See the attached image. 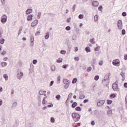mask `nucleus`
Segmentation results:
<instances>
[{"label":"nucleus","instance_id":"obj_43","mask_svg":"<svg viewBox=\"0 0 127 127\" xmlns=\"http://www.w3.org/2000/svg\"><path fill=\"white\" fill-rule=\"evenodd\" d=\"M92 71V67H89L87 68V72H91Z\"/></svg>","mask_w":127,"mask_h":127},{"label":"nucleus","instance_id":"obj_1","mask_svg":"<svg viewBox=\"0 0 127 127\" xmlns=\"http://www.w3.org/2000/svg\"><path fill=\"white\" fill-rule=\"evenodd\" d=\"M71 117H72L74 122H79V121H80V119L81 118V116L77 113H72Z\"/></svg>","mask_w":127,"mask_h":127},{"label":"nucleus","instance_id":"obj_28","mask_svg":"<svg viewBox=\"0 0 127 127\" xmlns=\"http://www.w3.org/2000/svg\"><path fill=\"white\" fill-rule=\"evenodd\" d=\"M99 78H100V76H99V75H96L94 77V80H95V81H98V80H99Z\"/></svg>","mask_w":127,"mask_h":127},{"label":"nucleus","instance_id":"obj_46","mask_svg":"<svg viewBox=\"0 0 127 127\" xmlns=\"http://www.w3.org/2000/svg\"><path fill=\"white\" fill-rule=\"evenodd\" d=\"M75 9H76V4H74L73 6L72 7V10H73V12L75 11Z\"/></svg>","mask_w":127,"mask_h":127},{"label":"nucleus","instance_id":"obj_2","mask_svg":"<svg viewBox=\"0 0 127 127\" xmlns=\"http://www.w3.org/2000/svg\"><path fill=\"white\" fill-rule=\"evenodd\" d=\"M110 76H111V73H108L105 76L104 79L102 80L103 84L109 85V83H110Z\"/></svg>","mask_w":127,"mask_h":127},{"label":"nucleus","instance_id":"obj_24","mask_svg":"<svg viewBox=\"0 0 127 127\" xmlns=\"http://www.w3.org/2000/svg\"><path fill=\"white\" fill-rule=\"evenodd\" d=\"M85 98V95L80 94L79 99H84Z\"/></svg>","mask_w":127,"mask_h":127},{"label":"nucleus","instance_id":"obj_15","mask_svg":"<svg viewBox=\"0 0 127 127\" xmlns=\"http://www.w3.org/2000/svg\"><path fill=\"white\" fill-rule=\"evenodd\" d=\"M33 41H34V38L33 37H31V46H33V45H34V43L33 42Z\"/></svg>","mask_w":127,"mask_h":127},{"label":"nucleus","instance_id":"obj_59","mask_svg":"<svg viewBox=\"0 0 127 127\" xmlns=\"http://www.w3.org/2000/svg\"><path fill=\"white\" fill-rule=\"evenodd\" d=\"M57 63H61V62H62V60H60V59L58 60L57 61Z\"/></svg>","mask_w":127,"mask_h":127},{"label":"nucleus","instance_id":"obj_18","mask_svg":"<svg viewBox=\"0 0 127 127\" xmlns=\"http://www.w3.org/2000/svg\"><path fill=\"white\" fill-rule=\"evenodd\" d=\"M77 105H78V103H77V102H73L71 105V107L72 108H76V107H77Z\"/></svg>","mask_w":127,"mask_h":127},{"label":"nucleus","instance_id":"obj_7","mask_svg":"<svg viewBox=\"0 0 127 127\" xmlns=\"http://www.w3.org/2000/svg\"><path fill=\"white\" fill-rule=\"evenodd\" d=\"M7 17L5 15H3V16H1V22L2 23H5L6 22Z\"/></svg>","mask_w":127,"mask_h":127},{"label":"nucleus","instance_id":"obj_38","mask_svg":"<svg viewBox=\"0 0 127 127\" xmlns=\"http://www.w3.org/2000/svg\"><path fill=\"white\" fill-rule=\"evenodd\" d=\"M112 103H113V101L110 100H107V104L108 105H111V104H112Z\"/></svg>","mask_w":127,"mask_h":127},{"label":"nucleus","instance_id":"obj_64","mask_svg":"<svg viewBox=\"0 0 127 127\" xmlns=\"http://www.w3.org/2000/svg\"><path fill=\"white\" fill-rule=\"evenodd\" d=\"M124 59L125 60H127V55H125Z\"/></svg>","mask_w":127,"mask_h":127},{"label":"nucleus","instance_id":"obj_27","mask_svg":"<svg viewBox=\"0 0 127 127\" xmlns=\"http://www.w3.org/2000/svg\"><path fill=\"white\" fill-rule=\"evenodd\" d=\"M45 39H48L49 38V33H47L46 35L45 36Z\"/></svg>","mask_w":127,"mask_h":127},{"label":"nucleus","instance_id":"obj_34","mask_svg":"<svg viewBox=\"0 0 127 127\" xmlns=\"http://www.w3.org/2000/svg\"><path fill=\"white\" fill-rule=\"evenodd\" d=\"M94 21L95 22H97V21H98V15H96L95 16H94Z\"/></svg>","mask_w":127,"mask_h":127},{"label":"nucleus","instance_id":"obj_63","mask_svg":"<svg viewBox=\"0 0 127 127\" xmlns=\"http://www.w3.org/2000/svg\"><path fill=\"white\" fill-rule=\"evenodd\" d=\"M124 87H125V88H127V82H125L124 83Z\"/></svg>","mask_w":127,"mask_h":127},{"label":"nucleus","instance_id":"obj_9","mask_svg":"<svg viewBox=\"0 0 127 127\" xmlns=\"http://www.w3.org/2000/svg\"><path fill=\"white\" fill-rule=\"evenodd\" d=\"M38 24V20H35L31 24V26L32 27H34L36 26Z\"/></svg>","mask_w":127,"mask_h":127},{"label":"nucleus","instance_id":"obj_56","mask_svg":"<svg viewBox=\"0 0 127 127\" xmlns=\"http://www.w3.org/2000/svg\"><path fill=\"white\" fill-rule=\"evenodd\" d=\"M38 100L39 103H41V97H40V96H38Z\"/></svg>","mask_w":127,"mask_h":127},{"label":"nucleus","instance_id":"obj_6","mask_svg":"<svg viewBox=\"0 0 127 127\" xmlns=\"http://www.w3.org/2000/svg\"><path fill=\"white\" fill-rule=\"evenodd\" d=\"M112 64L114 66H120V60L119 59L114 60Z\"/></svg>","mask_w":127,"mask_h":127},{"label":"nucleus","instance_id":"obj_35","mask_svg":"<svg viewBox=\"0 0 127 127\" xmlns=\"http://www.w3.org/2000/svg\"><path fill=\"white\" fill-rule=\"evenodd\" d=\"M51 123H55V119H54V117L51 118Z\"/></svg>","mask_w":127,"mask_h":127},{"label":"nucleus","instance_id":"obj_4","mask_svg":"<svg viewBox=\"0 0 127 127\" xmlns=\"http://www.w3.org/2000/svg\"><path fill=\"white\" fill-rule=\"evenodd\" d=\"M23 77V72H21V71H18L17 72V79H18V80H21Z\"/></svg>","mask_w":127,"mask_h":127},{"label":"nucleus","instance_id":"obj_12","mask_svg":"<svg viewBox=\"0 0 127 127\" xmlns=\"http://www.w3.org/2000/svg\"><path fill=\"white\" fill-rule=\"evenodd\" d=\"M63 83L64 84H70V81H69L68 79H63Z\"/></svg>","mask_w":127,"mask_h":127},{"label":"nucleus","instance_id":"obj_5","mask_svg":"<svg viewBox=\"0 0 127 127\" xmlns=\"http://www.w3.org/2000/svg\"><path fill=\"white\" fill-rule=\"evenodd\" d=\"M117 25H118V29H120V30L123 29V22L122 21V20H119L118 21Z\"/></svg>","mask_w":127,"mask_h":127},{"label":"nucleus","instance_id":"obj_52","mask_svg":"<svg viewBox=\"0 0 127 127\" xmlns=\"http://www.w3.org/2000/svg\"><path fill=\"white\" fill-rule=\"evenodd\" d=\"M122 15H123V16H127V12H123L122 13Z\"/></svg>","mask_w":127,"mask_h":127},{"label":"nucleus","instance_id":"obj_54","mask_svg":"<svg viewBox=\"0 0 127 127\" xmlns=\"http://www.w3.org/2000/svg\"><path fill=\"white\" fill-rule=\"evenodd\" d=\"M53 84H54V81H51L50 82V87H51L52 86H53Z\"/></svg>","mask_w":127,"mask_h":127},{"label":"nucleus","instance_id":"obj_3","mask_svg":"<svg viewBox=\"0 0 127 127\" xmlns=\"http://www.w3.org/2000/svg\"><path fill=\"white\" fill-rule=\"evenodd\" d=\"M118 83L119 81H116L113 85H112V88L114 91H116L117 92L119 91V85H118Z\"/></svg>","mask_w":127,"mask_h":127},{"label":"nucleus","instance_id":"obj_11","mask_svg":"<svg viewBox=\"0 0 127 127\" xmlns=\"http://www.w3.org/2000/svg\"><path fill=\"white\" fill-rule=\"evenodd\" d=\"M92 5L93 6H98L99 5V2L97 1H93L92 2Z\"/></svg>","mask_w":127,"mask_h":127},{"label":"nucleus","instance_id":"obj_58","mask_svg":"<svg viewBox=\"0 0 127 127\" xmlns=\"http://www.w3.org/2000/svg\"><path fill=\"white\" fill-rule=\"evenodd\" d=\"M108 115H112V110H109L107 112Z\"/></svg>","mask_w":127,"mask_h":127},{"label":"nucleus","instance_id":"obj_41","mask_svg":"<svg viewBox=\"0 0 127 127\" xmlns=\"http://www.w3.org/2000/svg\"><path fill=\"white\" fill-rule=\"evenodd\" d=\"M104 62H103L102 61H100V62H99V65H100V66H102Z\"/></svg>","mask_w":127,"mask_h":127},{"label":"nucleus","instance_id":"obj_13","mask_svg":"<svg viewBox=\"0 0 127 127\" xmlns=\"http://www.w3.org/2000/svg\"><path fill=\"white\" fill-rule=\"evenodd\" d=\"M6 65H7V63L6 62H2L0 63V66H1V67H6Z\"/></svg>","mask_w":127,"mask_h":127},{"label":"nucleus","instance_id":"obj_47","mask_svg":"<svg viewBox=\"0 0 127 127\" xmlns=\"http://www.w3.org/2000/svg\"><path fill=\"white\" fill-rule=\"evenodd\" d=\"M57 80H58V82H60V81L61 80V76H60V75L58 76Z\"/></svg>","mask_w":127,"mask_h":127},{"label":"nucleus","instance_id":"obj_50","mask_svg":"<svg viewBox=\"0 0 127 127\" xmlns=\"http://www.w3.org/2000/svg\"><path fill=\"white\" fill-rule=\"evenodd\" d=\"M52 107H53V104H52V103H51L50 105H48L47 107V108H52Z\"/></svg>","mask_w":127,"mask_h":127},{"label":"nucleus","instance_id":"obj_44","mask_svg":"<svg viewBox=\"0 0 127 127\" xmlns=\"http://www.w3.org/2000/svg\"><path fill=\"white\" fill-rule=\"evenodd\" d=\"M61 54H66V51L62 50L61 51Z\"/></svg>","mask_w":127,"mask_h":127},{"label":"nucleus","instance_id":"obj_57","mask_svg":"<svg viewBox=\"0 0 127 127\" xmlns=\"http://www.w3.org/2000/svg\"><path fill=\"white\" fill-rule=\"evenodd\" d=\"M79 57H76L74 58V60H75V61H79Z\"/></svg>","mask_w":127,"mask_h":127},{"label":"nucleus","instance_id":"obj_62","mask_svg":"<svg viewBox=\"0 0 127 127\" xmlns=\"http://www.w3.org/2000/svg\"><path fill=\"white\" fill-rule=\"evenodd\" d=\"M70 20H71V18H67V22H68V23H69Z\"/></svg>","mask_w":127,"mask_h":127},{"label":"nucleus","instance_id":"obj_39","mask_svg":"<svg viewBox=\"0 0 127 127\" xmlns=\"http://www.w3.org/2000/svg\"><path fill=\"white\" fill-rule=\"evenodd\" d=\"M110 97L111 98H116V94H111L110 95Z\"/></svg>","mask_w":127,"mask_h":127},{"label":"nucleus","instance_id":"obj_40","mask_svg":"<svg viewBox=\"0 0 127 127\" xmlns=\"http://www.w3.org/2000/svg\"><path fill=\"white\" fill-rule=\"evenodd\" d=\"M97 63V62H96V59H93L92 61V64H96Z\"/></svg>","mask_w":127,"mask_h":127},{"label":"nucleus","instance_id":"obj_8","mask_svg":"<svg viewBox=\"0 0 127 127\" xmlns=\"http://www.w3.org/2000/svg\"><path fill=\"white\" fill-rule=\"evenodd\" d=\"M105 101L104 100H100L97 103V106L98 107H102V106H103L104 104H105Z\"/></svg>","mask_w":127,"mask_h":127},{"label":"nucleus","instance_id":"obj_49","mask_svg":"<svg viewBox=\"0 0 127 127\" xmlns=\"http://www.w3.org/2000/svg\"><path fill=\"white\" fill-rule=\"evenodd\" d=\"M13 107H16L17 106V102H14L12 104Z\"/></svg>","mask_w":127,"mask_h":127},{"label":"nucleus","instance_id":"obj_21","mask_svg":"<svg viewBox=\"0 0 127 127\" xmlns=\"http://www.w3.org/2000/svg\"><path fill=\"white\" fill-rule=\"evenodd\" d=\"M3 77L6 81L7 80H8V76H7V74H3Z\"/></svg>","mask_w":127,"mask_h":127},{"label":"nucleus","instance_id":"obj_26","mask_svg":"<svg viewBox=\"0 0 127 127\" xmlns=\"http://www.w3.org/2000/svg\"><path fill=\"white\" fill-rule=\"evenodd\" d=\"M75 110L77 111L78 112H80V111H81V107H80L79 106L76 107L75 108Z\"/></svg>","mask_w":127,"mask_h":127},{"label":"nucleus","instance_id":"obj_25","mask_svg":"<svg viewBox=\"0 0 127 127\" xmlns=\"http://www.w3.org/2000/svg\"><path fill=\"white\" fill-rule=\"evenodd\" d=\"M56 98L57 99V100H60V99H61V96H60V95L58 94L56 96Z\"/></svg>","mask_w":127,"mask_h":127},{"label":"nucleus","instance_id":"obj_30","mask_svg":"<svg viewBox=\"0 0 127 127\" xmlns=\"http://www.w3.org/2000/svg\"><path fill=\"white\" fill-rule=\"evenodd\" d=\"M0 44H3V43H4V39H0Z\"/></svg>","mask_w":127,"mask_h":127},{"label":"nucleus","instance_id":"obj_32","mask_svg":"<svg viewBox=\"0 0 127 127\" xmlns=\"http://www.w3.org/2000/svg\"><path fill=\"white\" fill-rule=\"evenodd\" d=\"M100 49H101V47L98 46L97 47L95 48L94 50L95 51H99V50H100Z\"/></svg>","mask_w":127,"mask_h":127},{"label":"nucleus","instance_id":"obj_61","mask_svg":"<svg viewBox=\"0 0 127 127\" xmlns=\"http://www.w3.org/2000/svg\"><path fill=\"white\" fill-rule=\"evenodd\" d=\"M91 125H92V126H95V121H92L91 122Z\"/></svg>","mask_w":127,"mask_h":127},{"label":"nucleus","instance_id":"obj_23","mask_svg":"<svg viewBox=\"0 0 127 127\" xmlns=\"http://www.w3.org/2000/svg\"><path fill=\"white\" fill-rule=\"evenodd\" d=\"M85 51H86V52H91V50L90 49V47H87L85 48Z\"/></svg>","mask_w":127,"mask_h":127},{"label":"nucleus","instance_id":"obj_29","mask_svg":"<svg viewBox=\"0 0 127 127\" xmlns=\"http://www.w3.org/2000/svg\"><path fill=\"white\" fill-rule=\"evenodd\" d=\"M76 82H77V78H75L72 80V84H75V83Z\"/></svg>","mask_w":127,"mask_h":127},{"label":"nucleus","instance_id":"obj_19","mask_svg":"<svg viewBox=\"0 0 127 127\" xmlns=\"http://www.w3.org/2000/svg\"><path fill=\"white\" fill-rule=\"evenodd\" d=\"M90 42H91V43H92V44H96V42H95V38L91 39L90 40Z\"/></svg>","mask_w":127,"mask_h":127},{"label":"nucleus","instance_id":"obj_22","mask_svg":"<svg viewBox=\"0 0 127 127\" xmlns=\"http://www.w3.org/2000/svg\"><path fill=\"white\" fill-rule=\"evenodd\" d=\"M78 18H79V19H83V18H84V15L82 14H79Z\"/></svg>","mask_w":127,"mask_h":127},{"label":"nucleus","instance_id":"obj_31","mask_svg":"<svg viewBox=\"0 0 127 127\" xmlns=\"http://www.w3.org/2000/svg\"><path fill=\"white\" fill-rule=\"evenodd\" d=\"M46 93V91H40L39 92V95H44V93Z\"/></svg>","mask_w":127,"mask_h":127},{"label":"nucleus","instance_id":"obj_36","mask_svg":"<svg viewBox=\"0 0 127 127\" xmlns=\"http://www.w3.org/2000/svg\"><path fill=\"white\" fill-rule=\"evenodd\" d=\"M64 85V88L67 89L68 87H69V86L70 85V83L65 84Z\"/></svg>","mask_w":127,"mask_h":127},{"label":"nucleus","instance_id":"obj_60","mask_svg":"<svg viewBox=\"0 0 127 127\" xmlns=\"http://www.w3.org/2000/svg\"><path fill=\"white\" fill-rule=\"evenodd\" d=\"M98 9H99V10H101V9H103V6L100 5V6L98 7Z\"/></svg>","mask_w":127,"mask_h":127},{"label":"nucleus","instance_id":"obj_45","mask_svg":"<svg viewBox=\"0 0 127 127\" xmlns=\"http://www.w3.org/2000/svg\"><path fill=\"white\" fill-rule=\"evenodd\" d=\"M70 29H71V27L69 26H67L65 27L66 30H70Z\"/></svg>","mask_w":127,"mask_h":127},{"label":"nucleus","instance_id":"obj_53","mask_svg":"<svg viewBox=\"0 0 127 127\" xmlns=\"http://www.w3.org/2000/svg\"><path fill=\"white\" fill-rule=\"evenodd\" d=\"M67 66H68V64H64L63 65V68L64 69H66L67 68Z\"/></svg>","mask_w":127,"mask_h":127},{"label":"nucleus","instance_id":"obj_42","mask_svg":"<svg viewBox=\"0 0 127 127\" xmlns=\"http://www.w3.org/2000/svg\"><path fill=\"white\" fill-rule=\"evenodd\" d=\"M122 35H125L126 34V30H125V29L122 30Z\"/></svg>","mask_w":127,"mask_h":127},{"label":"nucleus","instance_id":"obj_48","mask_svg":"<svg viewBox=\"0 0 127 127\" xmlns=\"http://www.w3.org/2000/svg\"><path fill=\"white\" fill-rule=\"evenodd\" d=\"M5 54H6V52L5 51H3V52L1 54V55L3 56L4 55H5Z\"/></svg>","mask_w":127,"mask_h":127},{"label":"nucleus","instance_id":"obj_33","mask_svg":"<svg viewBox=\"0 0 127 127\" xmlns=\"http://www.w3.org/2000/svg\"><path fill=\"white\" fill-rule=\"evenodd\" d=\"M22 26H21L19 30V33H18V35H19V34H21V31H22Z\"/></svg>","mask_w":127,"mask_h":127},{"label":"nucleus","instance_id":"obj_14","mask_svg":"<svg viewBox=\"0 0 127 127\" xmlns=\"http://www.w3.org/2000/svg\"><path fill=\"white\" fill-rule=\"evenodd\" d=\"M33 15H29L27 17V20L28 21H31V20H32V17H33Z\"/></svg>","mask_w":127,"mask_h":127},{"label":"nucleus","instance_id":"obj_16","mask_svg":"<svg viewBox=\"0 0 127 127\" xmlns=\"http://www.w3.org/2000/svg\"><path fill=\"white\" fill-rule=\"evenodd\" d=\"M31 12H32V9H28L26 11V14H30V13H31Z\"/></svg>","mask_w":127,"mask_h":127},{"label":"nucleus","instance_id":"obj_17","mask_svg":"<svg viewBox=\"0 0 127 127\" xmlns=\"http://www.w3.org/2000/svg\"><path fill=\"white\" fill-rule=\"evenodd\" d=\"M2 33H3V30L2 29V28L0 27V38L2 36Z\"/></svg>","mask_w":127,"mask_h":127},{"label":"nucleus","instance_id":"obj_10","mask_svg":"<svg viewBox=\"0 0 127 127\" xmlns=\"http://www.w3.org/2000/svg\"><path fill=\"white\" fill-rule=\"evenodd\" d=\"M46 99H47V97H45L43 98V101H42V105L43 106H47L48 103L47 102V100H46Z\"/></svg>","mask_w":127,"mask_h":127},{"label":"nucleus","instance_id":"obj_20","mask_svg":"<svg viewBox=\"0 0 127 127\" xmlns=\"http://www.w3.org/2000/svg\"><path fill=\"white\" fill-rule=\"evenodd\" d=\"M121 76H122L123 78V80H125V79L126 78V75H125V72H122L120 74Z\"/></svg>","mask_w":127,"mask_h":127},{"label":"nucleus","instance_id":"obj_55","mask_svg":"<svg viewBox=\"0 0 127 127\" xmlns=\"http://www.w3.org/2000/svg\"><path fill=\"white\" fill-rule=\"evenodd\" d=\"M88 102H89V99H85L84 101H83V103L84 104H86V103H88Z\"/></svg>","mask_w":127,"mask_h":127},{"label":"nucleus","instance_id":"obj_51","mask_svg":"<svg viewBox=\"0 0 127 127\" xmlns=\"http://www.w3.org/2000/svg\"><path fill=\"white\" fill-rule=\"evenodd\" d=\"M37 63V60H33V64H36Z\"/></svg>","mask_w":127,"mask_h":127},{"label":"nucleus","instance_id":"obj_37","mask_svg":"<svg viewBox=\"0 0 127 127\" xmlns=\"http://www.w3.org/2000/svg\"><path fill=\"white\" fill-rule=\"evenodd\" d=\"M51 68L52 71H55L56 67L55 65H52Z\"/></svg>","mask_w":127,"mask_h":127}]
</instances>
